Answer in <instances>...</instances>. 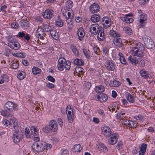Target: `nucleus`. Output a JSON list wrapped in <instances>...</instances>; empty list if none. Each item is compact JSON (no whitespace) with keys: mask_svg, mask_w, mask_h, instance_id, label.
<instances>
[{"mask_svg":"<svg viewBox=\"0 0 155 155\" xmlns=\"http://www.w3.org/2000/svg\"><path fill=\"white\" fill-rule=\"evenodd\" d=\"M14 107L13 103L10 101H8L5 105V110L1 111V115L6 117L10 116L12 115L10 113L14 109Z\"/></svg>","mask_w":155,"mask_h":155,"instance_id":"nucleus-1","label":"nucleus"},{"mask_svg":"<svg viewBox=\"0 0 155 155\" xmlns=\"http://www.w3.org/2000/svg\"><path fill=\"white\" fill-rule=\"evenodd\" d=\"M142 39L146 47L148 49H150L154 47V42L150 37L146 36L142 38Z\"/></svg>","mask_w":155,"mask_h":155,"instance_id":"nucleus-2","label":"nucleus"},{"mask_svg":"<svg viewBox=\"0 0 155 155\" xmlns=\"http://www.w3.org/2000/svg\"><path fill=\"white\" fill-rule=\"evenodd\" d=\"M23 132L20 131L18 133H14L13 135V139L14 142L15 143H18L24 137Z\"/></svg>","mask_w":155,"mask_h":155,"instance_id":"nucleus-3","label":"nucleus"},{"mask_svg":"<svg viewBox=\"0 0 155 155\" xmlns=\"http://www.w3.org/2000/svg\"><path fill=\"white\" fill-rule=\"evenodd\" d=\"M48 124L51 132H56L58 130V124L56 121L51 120L49 121Z\"/></svg>","mask_w":155,"mask_h":155,"instance_id":"nucleus-4","label":"nucleus"},{"mask_svg":"<svg viewBox=\"0 0 155 155\" xmlns=\"http://www.w3.org/2000/svg\"><path fill=\"white\" fill-rule=\"evenodd\" d=\"M54 12L51 10H46L45 12H43L42 14L45 18L50 19L53 16Z\"/></svg>","mask_w":155,"mask_h":155,"instance_id":"nucleus-5","label":"nucleus"},{"mask_svg":"<svg viewBox=\"0 0 155 155\" xmlns=\"http://www.w3.org/2000/svg\"><path fill=\"white\" fill-rule=\"evenodd\" d=\"M98 35H97V38L98 40L100 41H103L105 38V35L104 33V29L102 27L97 28Z\"/></svg>","mask_w":155,"mask_h":155,"instance_id":"nucleus-6","label":"nucleus"},{"mask_svg":"<svg viewBox=\"0 0 155 155\" xmlns=\"http://www.w3.org/2000/svg\"><path fill=\"white\" fill-rule=\"evenodd\" d=\"M100 9V6L97 3H95L92 4L89 8L90 11L93 13L98 12Z\"/></svg>","mask_w":155,"mask_h":155,"instance_id":"nucleus-7","label":"nucleus"},{"mask_svg":"<svg viewBox=\"0 0 155 155\" xmlns=\"http://www.w3.org/2000/svg\"><path fill=\"white\" fill-rule=\"evenodd\" d=\"M105 66L109 71H113L114 69V65L112 60H107L105 63Z\"/></svg>","mask_w":155,"mask_h":155,"instance_id":"nucleus-8","label":"nucleus"},{"mask_svg":"<svg viewBox=\"0 0 155 155\" xmlns=\"http://www.w3.org/2000/svg\"><path fill=\"white\" fill-rule=\"evenodd\" d=\"M102 130L104 135L106 137H109L111 136L112 132L108 127L106 126L102 127Z\"/></svg>","mask_w":155,"mask_h":155,"instance_id":"nucleus-9","label":"nucleus"},{"mask_svg":"<svg viewBox=\"0 0 155 155\" xmlns=\"http://www.w3.org/2000/svg\"><path fill=\"white\" fill-rule=\"evenodd\" d=\"M8 46L15 50H18L20 47V45L17 42L14 41H10L8 43Z\"/></svg>","mask_w":155,"mask_h":155,"instance_id":"nucleus-10","label":"nucleus"},{"mask_svg":"<svg viewBox=\"0 0 155 155\" xmlns=\"http://www.w3.org/2000/svg\"><path fill=\"white\" fill-rule=\"evenodd\" d=\"M110 138L109 140V143L112 145L115 144L117 141L118 137V135L117 134H112L110 136Z\"/></svg>","mask_w":155,"mask_h":155,"instance_id":"nucleus-11","label":"nucleus"},{"mask_svg":"<svg viewBox=\"0 0 155 155\" xmlns=\"http://www.w3.org/2000/svg\"><path fill=\"white\" fill-rule=\"evenodd\" d=\"M124 124L129 127L134 128L137 126V124L136 121L129 120L125 119H124Z\"/></svg>","mask_w":155,"mask_h":155,"instance_id":"nucleus-12","label":"nucleus"},{"mask_svg":"<svg viewBox=\"0 0 155 155\" xmlns=\"http://www.w3.org/2000/svg\"><path fill=\"white\" fill-rule=\"evenodd\" d=\"M113 42L114 44L118 47L122 46V42L120 38L117 37L114 38L113 40Z\"/></svg>","mask_w":155,"mask_h":155,"instance_id":"nucleus-13","label":"nucleus"},{"mask_svg":"<svg viewBox=\"0 0 155 155\" xmlns=\"http://www.w3.org/2000/svg\"><path fill=\"white\" fill-rule=\"evenodd\" d=\"M101 96L99 95L97 96V98L98 100L103 102H105L108 99V97L105 94H100Z\"/></svg>","mask_w":155,"mask_h":155,"instance_id":"nucleus-14","label":"nucleus"},{"mask_svg":"<svg viewBox=\"0 0 155 155\" xmlns=\"http://www.w3.org/2000/svg\"><path fill=\"white\" fill-rule=\"evenodd\" d=\"M20 25L22 28H27L29 27V23L26 19H22L20 21Z\"/></svg>","mask_w":155,"mask_h":155,"instance_id":"nucleus-15","label":"nucleus"},{"mask_svg":"<svg viewBox=\"0 0 155 155\" xmlns=\"http://www.w3.org/2000/svg\"><path fill=\"white\" fill-rule=\"evenodd\" d=\"M105 21V23L107 25H106L104 24V27L106 28L108 27H109L111 25V19L110 18H108L107 17H105L103 18V20H102V22H104V21Z\"/></svg>","mask_w":155,"mask_h":155,"instance_id":"nucleus-16","label":"nucleus"},{"mask_svg":"<svg viewBox=\"0 0 155 155\" xmlns=\"http://www.w3.org/2000/svg\"><path fill=\"white\" fill-rule=\"evenodd\" d=\"M30 130L32 135L35 136L38 135L39 132L38 129L37 127L34 126H32L30 128Z\"/></svg>","mask_w":155,"mask_h":155,"instance_id":"nucleus-17","label":"nucleus"},{"mask_svg":"<svg viewBox=\"0 0 155 155\" xmlns=\"http://www.w3.org/2000/svg\"><path fill=\"white\" fill-rule=\"evenodd\" d=\"M82 149L81 145L79 144H77L74 146V147L72 149V150L75 153H78L80 152Z\"/></svg>","mask_w":155,"mask_h":155,"instance_id":"nucleus-18","label":"nucleus"},{"mask_svg":"<svg viewBox=\"0 0 155 155\" xmlns=\"http://www.w3.org/2000/svg\"><path fill=\"white\" fill-rule=\"evenodd\" d=\"M139 73L141 76L144 78H148L149 77V73L144 69L141 70Z\"/></svg>","mask_w":155,"mask_h":155,"instance_id":"nucleus-19","label":"nucleus"},{"mask_svg":"<svg viewBox=\"0 0 155 155\" xmlns=\"http://www.w3.org/2000/svg\"><path fill=\"white\" fill-rule=\"evenodd\" d=\"M68 120L69 123H72L73 121L74 117L73 113H71L70 111H68V113L66 112Z\"/></svg>","mask_w":155,"mask_h":155,"instance_id":"nucleus-20","label":"nucleus"},{"mask_svg":"<svg viewBox=\"0 0 155 155\" xmlns=\"http://www.w3.org/2000/svg\"><path fill=\"white\" fill-rule=\"evenodd\" d=\"M100 17L99 15L94 14L91 16V21L93 22H96L100 21Z\"/></svg>","mask_w":155,"mask_h":155,"instance_id":"nucleus-21","label":"nucleus"},{"mask_svg":"<svg viewBox=\"0 0 155 155\" xmlns=\"http://www.w3.org/2000/svg\"><path fill=\"white\" fill-rule=\"evenodd\" d=\"M95 90L96 92L101 93L104 91V87L102 85H99L95 86Z\"/></svg>","mask_w":155,"mask_h":155,"instance_id":"nucleus-22","label":"nucleus"},{"mask_svg":"<svg viewBox=\"0 0 155 155\" xmlns=\"http://www.w3.org/2000/svg\"><path fill=\"white\" fill-rule=\"evenodd\" d=\"M12 125H13V127L14 130V133H18L20 131H19V127L18 126V123L16 122V120H15L13 121V123H12Z\"/></svg>","mask_w":155,"mask_h":155,"instance_id":"nucleus-23","label":"nucleus"},{"mask_svg":"<svg viewBox=\"0 0 155 155\" xmlns=\"http://www.w3.org/2000/svg\"><path fill=\"white\" fill-rule=\"evenodd\" d=\"M140 22L141 24H140V26L142 27V24L147 20V17L145 14H143L140 15Z\"/></svg>","mask_w":155,"mask_h":155,"instance_id":"nucleus-24","label":"nucleus"},{"mask_svg":"<svg viewBox=\"0 0 155 155\" xmlns=\"http://www.w3.org/2000/svg\"><path fill=\"white\" fill-rule=\"evenodd\" d=\"M74 64L80 66H83L84 64V62L82 60L78 58H76L74 60Z\"/></svg>","mask_w":155,"mask_h":155,"instance_id":"nucleus-25","label":"nucleus"},{"mask_svg":"<svg viewBox=\"0 0 155 155\" xmlns=\"http://www.w3.org/2000/svg\"><path fill=\"white\" fill-rule=\"evenodd\" d=\"M128 60L132 64H134V65H136L138 63V61L135 57H133L130 56L128 57Z\"/></svg>","mask_w":155,"mask_h":155,"instance_id":"nucleus-26","label":"nucleus"},{"mask_svg":"<svg viewBox=\"0 0 155 155\" xmlns=\"http://www.w3.org/2000/svg\"><path fill=\"white\" fill-rule=\"evenodd\" d=\"M120 18L123 21L127 23H132L133 21L132 18H129L127 17H122Z\"/></svg>","mask_w":155,"mask_h":155,"instance_id":"nucleus-27","label":"nucleus"},{"mask_svg":"<svg viewBox=\"0 0 155 155\" xmlns=\"http://www.w3.org/2000/svg\"><path fill=\"white\" fill-rule=\"evenodd\" d=\"M50 34L54 39L55 40H57L58 39V34L55 31L51 30L50 31Z\"/></svg>","mask_w":155,"mask_h":155,"instance_id":"nucleus-28","label":"nucleus"},{"mask_svg":"<svg viewBox=\"0 0 155 155\" xmlns=\"http://www.w3.org/2000/svg\"><path fill=\"white\" fill-rule=\"evenodd\" d=\"M126 98L128 101L130 103H133L135 101L134 97L130 93L127 94Z\"/></svg>","mask_w":155,"mask_h":155,"instance_id":"nucleus-29","label":"nucleus"},{"mask_svg":"<svg viewBox=\"0 0 155 155\" xmlns=\"http://www.w3.org/2000/svg\"><path fill=\"white\" fill-rule=\"evenodd\" d=\"M99 25H96L95 26L93 27L90 28V31L91 32V33L94 35H96L97 34L98 32V29L97 30L96 28V27H97V28H98Z\"/></svg>","mask_w":155,"mask_h":155,"instance_id":"nucleus-30","label":"nucleus"},{"mask_svg":"<svg viewBox=\"0 0 155 155\" xmlns=\"http://www.w3.org/2000/svg\"><path fill=\"white\" fill-rule=\"evenodd\" d=\"M25 76V73L24 72L22 71H21V72H19V73H18L17 75V77L20 80L23 79Z\"/></svg>","mask_w":155,"mask_h":155,"instance_id":"nucleus-31","label":"nucleus"},{"mask_svg":"<svg viewBox=\"0 0 155 155\" xmlns=\"http://www.w3.org/2000/svg\"><path fill=\"white\" fill-rule=\"evenodd\" d=\"M14 120V119H13L12 118L10 119V120H4L3 121V124L5 125H6L7 126H8V125H12V123H13V121Z\"/></svg>","mask_w":155,"mask_h":155,"instance_id":"nucleus-32","label":"nucleus"},{"mask_svg":"<svg viewBox=\"0 0 155 155\" xmlns=\"http://www.w3.org/2000/svg\"><path fill=\"white\" fill-rule=\"evenodd\" d=\"M120 82L114 80L110 83V85L112 87H117L120 85Z\"/></svg>","mask_w":155,"mask_h":155,"instance_id":"nucleus-33","label":"nucleus"},{"mask_svg":"<svg viewBox=\"0 0 155 155\" xmlns=\"http://www.w3.org/2000/svg\"><path fill=\"white\" fill-rule=\"evenodd\" d=\"M43 28L44 31L47 32L50 31L51 30V27L49 25L45 24V23L43 25Z\"/></svg>","mask_w":155,"mask_h":155,"instance_id":"nucleus-34","label":"nucleus"},{"mask_svg":"<svg viewBox=\"0 0 155 155\" xmlns=\"http://www.w3.org/2000/svg\"><path fill=\"white\" fill-rule=\"evenodd\" d=\"M136 47L138 49L141 50H144L145 48L143 46V44L141 43L138 42H137L136 44Z\"/></svg>","mask_w":155,"mask_h":155,"instance_id":"nucleus-35","label":"nucleus"},{"mask_svg":"<svg viewBox=\"0 0 155 155\" xmlns=\"http://www.w3.org/2000/svg\"><path fill=\"white\" fill-rule=\"evenodd\" d=\"M45 149V148L44 147V146L42 144L38 143L37 152H41L42 150Z\"/></svg>","mask_w":155,"mask_h":155,"instance_id":"nucleus-36","label":"nucleus"},{"mask_svg":"<svg viewBox=\"0 0 155 155\" xmlns=\"http://www.w3.org/2000/svg\"><path fill=\"white\" fill-rule=\"evenodd\" d=\"M50 127L49 125L45 126L42 128L43 131L45 133H48L50 132L51 131V130Z\"/></svg>","mask_w":155,"mask_h":155,"instance_id":"nucleus-37","label":"nucleus"},{"mask_svg":"<svg viewBox=\"0 0 155 155\" xmlns=\"http://www.w3.org/2000/svg\"><path fill=\"white\" fill-rule=\"evenodd\" d=\"M71 48L75 55L77 56L79 55L78 51L75 46L74 45H72L71 46Z\"/></svg>","mask_w":155,"mask_h":155,"instance_id":"nucleus-38","label":"nucleus"},{"mask_svg":"<svg viewBox=\"0 0 155 155\" xmlns=\"http://www.w3.org/2000/svg\"><path fill=\"white\" fill-rule=\"evenodd\" d=\"M33 74H37L41 72V69L37 67L33 68L32 70Z\"/></svg>","mask_w":155,"mask_h":155,"instance_id":"nucleus-39","label":"nucleus"},{"mask_svg":"<svg viewBox=\"0 0 155 155\" xmlns=\"http://www.w3.org/2000/svg\"><path fill=\"white\" fill-rule=\"evenodd\" d=\"M36 34L37 36L38 35H41L43 34H45L44 33V30L43 28H38L36 31Z\"/></svg>","mask_w":155,"mask_h":155,"instance_id":"nucleus-40","label":"nucleus"},{"mask_svg":"<svg viewBox=\"0 0 155 155\" xmlns=\"http://www.w3.org/2000/svg\"><path fill=\"white\" fill-rule=\"evenodd\" d=\"M55 24L56 25L59 27H62L64 24L63 20L61 19H58L55 21Z\"/></svg>","mask_w":155,"mask_h":155,"instance_id":"nucleus-41","label":"nucleus"},{"mask_svg":"<svg viewBox=\"0 0 155 155\" xmlns=\"http://www.w3.org/2000/svg\"><path fill=\"white\" fill-rule=\"evenodd\" d=\"M98 147L99 148H100L101 150H103L104 152H106L107 151V147L103 143H100L99 144Z\"/></svg>","mask_w":155,"mask_h":155,"instance_id":"nucleus-42","label":"nucleus"},{"mask_svg":"<svg viewBox=\"0 0 155 155\" xmlns=\"http://www.w3.org/2000/svg\"><path fill=\"white\" fill-rule=\"evenodd\" d=\"M124 29L125 32L128 35H130L132 34V29L129 27H126Z\"/></svg>","mask_w":155,"mask_h":155,"instance_id":"nucleus-43","label":"nucleus"},{"mask_svg":"<svg viewBox=\"0 0 155 155\" xmlns=\"http://www.w3.org/2000/svg\"><path fill=\"white\" fill-rule=\"evenodd\" d=\"M38 147V143L37 142H35L33 143L31 147L32 150L34 152H37Z\"/></svg>","mask_w":155,"mask_h":155,"instance_id":"nucleus-44","label":"nucleus"},{"mask_svg":"<svg viewBox=\"0 0 155 155\" xmlns=\"http://www.w3.org/2000/svg\"><path fill=\"white\" fill-rule=\"evenodd\" d=\"M25 53L21 52L20 53H14L13 55L14 56L17 57L23 58L25 57Z\"/></svg>","mask_w":155,"mask_h":155,"instance_id":"nucleus-45","label":"nucleus"},{"mask_svg":"<svg viewBox=\"0 0 155 155\" xmlns=\"http://www.w3.org/2000/svg\"><path fill=\"white\" fill-rule=\"evenodd\" d=\"M139 50V49H138L137 47H133L131 50L132 51V53L134 56H136Z\"/></svg>","mask_w":155,"mask_h":155,"instance_id":"nucleus-46","label":"nucleus"},{"mask_svg":"<svg viewBox=\"0 0 155 155\" xmlns=\"http://www.w3.org/2000/svg\"><path fill=\"white\" fill-rule=\"evenodd\" d=\"M78 39L80 41L82 40L83 38L85 35L84 32V31L80 32H78Z\"/></svg>","mask_w":155,"mask_h":155,"instance_id":"nucleus-47","label":"nucleus"},{"mask_svg":"<svg viewBox=\"0 0 155 155\" xmlns=\"http://www.w3.org/2000/svg\"><path fill=\"white\" fill-rule=\"evenodd\" d=\"M71 12L65 11V13H63V15L66 18H71Z\"/></svg>","mask_w":155,"mask_h":155,"instance_id":"nucleus-48","label":"nucleus"},{"mask_svg":"<svg viewBox=\"0 0 155 155\" xmlns=\"http://www.w3.org/2000/svg\"><path fill=\"white\" fill-rule=\"evenodd\" d=\"M31 35L27 33H26L25 36L24 37L23 40L26 41L28 42H29L31 39Z\"/></svg>","mask_w":155,"mask_h":155,"instance_id":"nucleus-49","label":"nucleus"},{"mask_svg":"<svg viewBox=\"0 0 155 155\" xmlns=\"http://www.w3.org/2000/svg\"><path fill=\"white\" fill-rule=\"evenodd\" d=\"M125 114L124 110V109H122V110L120 111V112L119 113H118L117 115V118L118 119H119L120 120L121 118V114L122 115H123Z\"/></svg>","mask_w":155,"mask_h":155,"instance_id":"nucleus-50","label":"nucleus"},{"mask_svg":"<svg viewBox=\"0 0 155 155\" xmlns=\"http://www.w3.org/2000/svg\"><path fill=\"white\" fill-rule=\"evenodd\" d=\"M71 63L69 61H67V62L64 64V67L66 69L68 70L70 68Z\"/></svg>","mask_w":155,"mask_h":155,"instance_id":"nucleus-51","label":"nucleus"},{"mask_svg":"<svg viewBox=\"0 0 155 155\" xmlns=\"http://www.w3.org/2000/svg\"><path fill=\"white\" fill-rule=\"evenodd\" d=\"M25 34H26L24 32H20L16 35V36L19 38H23L25 36Z\"/></svg>","mask_w":155,"mask_h":155,"instance_id":"nucleus-52","label":"nucleus"},{"mask_svg":"<svg viewBox=\"0 0 155 155\" xmlns=\"http://www.w3.org/2000/svg\"><path fill=\"white\" fill-rule=\"evenodd\" d=\"M64 64L61 63L59 64L58 63L57 65V67L58 68V70L60 71H62L64 69Z\"/></svg>","mask_w":155,"mask_h":155,"instance_id":"nucleus-53","label":"nucleus"},{"mask_svg":"<svg viewBox=\"0 0 155 155\" xmlns=\"http://www.w3.org/2000/svg\"><path fill=\"white\" fill-rule=\"evenodd\" d=\"M83 69L80 67H77L75 68V71L76 73H80L81 74H82Z\"/></svg>","mask_w":155,"mask_h":155,"instance_id":"nucleus-54","label":"nucleus"},{"mask_svg":"<svg viewBox=\"0 0 155 155\" xmlns=\"http://www.w3.org/2000/svg\"><path fill=\"white\" fill-rule=\"evenodd\" d=\"M139 65L141 67H143L145 66V63L144 61L141 58L140 60V61L139 63Z\"/></svg>","mask_w":155,"mask_h":155,"instance_id":"nucleus-55","label":"nucleus"},{"mask_svg":"<svg viewBox=\"0 0 155 155\" xmlns=\"http://www.w3.org/2000/svg\"><path fill=\"white\" fill-rule=\"evenodd\" d=\"M12 27L15 29L18 28L19 27V25L18 23L16 22H14L11 25Z\"/></svg>","mask_w":155,"mask_h":155,"instance_id":"nucleus-56","label":"nucleus"},{"mask_svg":"<svg viewBox=\"0 0 155 155\" xmlns=\"http://www.w3.org/2000/svg\"><path fill=\"white\" fill-rule=\"evenodd\" d=\"M66 62L67 61H66L65 59L64 58H60L58 60V63L59 64L63 63L65 64Z\"/></svg>","mask_w":155,"mask_h":155,"instance_id":"nucleus-57","label":"nucleus"},{"mask_svg":"<svg viewBox=\"0 0 155 155\" xmlns=\"http://www.w3.org/2000/svg\"><path fill=\"white\" fill-rule=\"evenodd\" d=\"M143 50H139L136 56L140 57H142L143 56Z\"/></svg>","mask_w":155,"mask_h":155,"instance_id":"nucleus-58","label":"nucleus"},{"mask_svg":"<svg viewBox=\"0 0 155 155\" xmlns=\"http://www.w3.org/2000/svg\"><path fill=\"white\" fill-rule=\"evenodd\" d=\"M66 5H68V8H71L73 6V3L72 1L69 0L67 1Z\"/></svg>","mask_w":155,"mask_h":155,"instance_id":"nucleus-59","label":"nucleus"},{"mask_svg":"<svg viewBox=\"0 0 155 155\" xmlns=\"http://www.w3.org/2000/svg\"><path fill=\"white\" fill-rule=\"evenodd\" d=\"M120 61L122 64H127V62L124 56H122V57L120 58Z\"/></svg>","mask_w":155,"mask_h":155,"instance_id":"nucleus-60","label":"nucleus"},{"mask_svg":"<svg viewBox=\"0 0 155 155\" xmlns=\"http://www.w3.org/2000/svg\"><path fill=\"white\" fill-rule=\"evenodd\" d=\"M47 78L48 81L52 82L54 83L55 81V79L51 76L50 75L48 76L47 77Z\"/></svg>","mask_w":155,"mask_h":155,"instance_id":"nucleus-61","label":"nucleus"},{"mask_svg":"<svg viewBox=\"0 0 155 155\" xmlns=\"http://www.w3.org/2000/svg\"><path fill=\"white\" fill-rule=\"evenodd\" d=\"M19 64L17 62L13 63L12 64V67L14 69H17L18 66Z\"/></svg>","mask_w":155,"mask_h":155,"instance_id":"nucleus-62","label":"nucleus"},{"mask_svg":"<svg viewBox=\"0 0 155 155\" xmlns=\"http://www.w3.org/2000/svg\"><path fill=\"white\" fill-rule=\"evenodd\" d=\"M82 50L84 53V54L85 57H86V58H89L90 56L89 54H88V51H87L86 49H83Z\"/></svg>","mask_w":155,"mask_h":155,"instance_id":"nucleus-63","label":"nucleus"},{"mask_svg":"<svg viewBox=\"0 0 155 155\" xmlns=\"http://www.w3.org/2000/svg\"><path fill=\"white\" fill-rule=\"evenodd\" d=\"M51 147V144L47 143L44 144V147L45 148L46 150L50 149Z\"/></svg>","mask_w":155,"mask_h":155,"instance_id":"nucleus-64","label":"nucleus"}]
</instances>
